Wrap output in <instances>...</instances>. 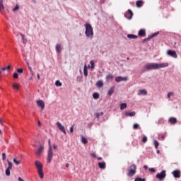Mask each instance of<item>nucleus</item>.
Instances as JSON below:
<instances>
[{
    "instance_id": "nucleus-1",
    "label": "nucleus",
    "mask_w": 181,
    "mask_h": 181,
    "mask_svg": "<svg viewBox=\"0 0 181 181\" xmlns=\"http://www.w3.org/2000/svg\"><path fill=\"white\" fill-rule=\"evenodd\" d=\"M85 26V35L86 37L88 39H93L94 37V31L93 30V26H91V24L86 23L84 24Z\"/></svg>"
},
{
    "instance_id": "nucleus-2",
    "label": "nucleus",
    "mask_w": 181,
    "mask_h": 181,
    "mask_svg": "<svg viewBox=\"0 0 181 181\" xmlns=\"http://www.w3.org/2000/svg\"><path fill=\"white\" fill-rule=\"evenodd\" d=\"M35 166L38 170V175L41 179H43L45 175L43 174V165L40 161H35Z\"/></svg>"
},
{
    "instance_id": "nucleus-3",
    "label": "nucleus",
    "mask_w": 181,
    "mask_h": 181,
    "mask_svg": "<svg viewBox=\"0 0 181 181\" xmlns=\"http://www.w3.org/2000/svg\"><path fill=\"white\" fill-rule=\"evenodd\" d=\"M150 70H157L156 63H149L144 66V71H149Z\"/></svg>"
},
{
    "instance_id": "nucleus-4",
    "label": "nucleus",
    "mask_w": 181,
    "mask_h": 181,
    "mask_svg": "<svg viewBox=\"0 0 181 181\" xmlns=\"http://www.w3.org/2000/svg\"><path fill=\"white\" fill-rule=\"evenodd\" d=\"M52 159H53V151L52 150V146H49L47 151V163H50Z\"/></svg>"
},
{
    "instance_id": "nucleus-5",
    "label": "nucleus",
    "mask_w": 181,
    "mask_h": 181,
    "mask_svg": "<svg viewBox=\"0 0 181 181\" xmlns=\"http://www.w3.org/2000/svg\"><path fill=\"white\" fill-rule=\"evenodd\" d=\"M135 173H136V165L134 164L129 168L128 176L132 177Z\"/></svg>"
},
{
    "instance_id": "nucleus-6",
    "label": "nucleus",
    "mask_w": 181,
    "mask_h": 181,
    "mask_svg": "<svg viewBox=\"0 0 181 181\" xmlns=\"http://www.w3.org/2000/svg\"><path fill=\"white\" fill-rule=\"evenodd\" d=\"M156 177L157 179H159V180H163L165 177H166V170H163L162 172L158 173Z\"/></svg>"
},
{
    "instance_id": "nucleus-7",
    "label": "nucleus",
    "mask_w": 181,
    "mask_h": 181,
    "mask_svg": "<svg viewBox=\"0 0 181 181\" xmlns=\"http://www.w3.org/2000/svg\"><path fill=\"white\" fill-rule=\"evenodd\" d=\"M57 126L58 127L59 131H61V132H63V134H64V135H66V134H67V132H66V129L64 128V126H63V124H62V123H60V122H57Z\"/></svg>"
},
{
    "instance_id": "nucleus-8",
    "label": "nucleus",
    "mask_w": 181,
    "mask_h": 181,
    "mask_svg": "<svg viewBox=\"0 0 181 181\" xmlns=\"http://www.w3.org/2000/svg\"><path fill=\"white\" fill-rule=\"evenodd\" d=\"M167 54L168 56H170L171 57H173L174 59H177V54H176V51H172L171 49H169L167 52Z\"/></svg>"
},
{
    "instance_id": "nucleus-9",
    "label": "nucleus",
    "mask_w": 181,
    "mask_h": 181,
    "mask_svg": "<svg viewBox=\"0 0 181 181\" xmlns=\"http://www.w3.org/2000/svg\"><path fill=\"white\" fill-rule=\"evenodd\" d=\"M169 66V64L165 63H161V64H156V69L157 70H159V69H165V67H168Z\"/></svg>"
},
{
    "instance_id": "nucleus-10",
    "label": "nucleus",
    "mask_w": 181,
    "mask_h": 181,
    "mask_svg": "<svg viewBox=\"0 0 181 181\" xmlns=\"http://www.w3.org/2000/svg\"><path fill=\"white\" fill-rule=\"evenodd\" d=\"M37 107H40V108H41V111H43V110H45V102L43 100H37Z\"/></svg>"
},
{
    "instance_id": "nucleus-11",
    "label": "nucleus",
    "mask_w": 181,
    "mask_h": 181,
    "mask_svg": "<svg viewBox=\"0 0 181 181\" xmlns=\"http://www.w3.org/2000/svg\"><path fill=\"white\" fill-rule=\"evenodd\" d=\"M127 77H122V76H117L115 77L116 83H121V81H127Z\"/></svg>"
},
{
    "instance_id": "nucleus-12",
    "label": "nucleus",
    "mask_w": 181,
    "mask_h": 181,
    "mask_svg": "<svg viewBox=\"0 0 181 181\" xmlns=\"http://www.w3.org/2000/svg\"><path fill=\"white\" fill-rule=\"evenodd\" d=\"M43 151H45V147L43 146H40L37 151L35 152V155H37V156H40V155H42V152H43Z\"/></svg>"
},
{
    "instance_id": "nucleus-13",
    "label": "nucleus",
    "mask_w": 181,
    "mask_h": 181,
    "mask_svg": "<svg viewBox=\"0 0 181 181\" xmlns=\"http://www.w3.org/2000/svg\"><path fill=\"white\" fill-rule=\"evenodd\" d=\"M172 175H173L174 177L179 178L180 177V170H175L172 173Z\"/></svg>"
},
{
    "instance_id": "nucleus-14",
    "label": "nucleus",
    "mask_w": 181,
    "mask_h": 181,
    "mask_svg": "<svg viewBox=\"0 0 181 181\" xmlns=\"http://www.w3.org/2000/svg\"><path fill=\"white\" fill-rule=\"evenodd\" d=\"M148 94V91L145 89L139 90L138 92V95H146Z\"/></svg>"
},
{
    "instance_id": "nucleus-15",
    "label": "nucleus",
    "mask_w": 181,
    "mask_h": 181,
    "mask_svg": "<svg viewBox=\"0 0 181 181\" xmlns=\"http://www.w3.org/2000/svg\"><path fill=\"white\" fill-rule=\"evenodd\" d=\"M96 87H98V88L104 87V82L102 80L98 81L96 83Z\"/></svg>"
},
{
    "instance_id": "nucleus-16",
    "label": "nucleus",
    "mask_w": 181,
    "mask_h": 181,
    "mask_svg": "<svg viewBox=\"0 0 181 181\" xmlns=\"http://www.w3.org/2000/svg\"><path fill=\"white\" fill-rule=\"evenodd\" d=\"M55 49H56L57 53H62V50L63 49V48H62V45L60 44H57L56 45Z\"/></svg>"
},
{
    "instance_id": "nucleus-17",
    "label": "nucleus",
    "mask_w": 181,
    "mask_h": 181,
    "mask_svg": "<svg viewBox=\"0 0 181 181\" xmlns=\"http://www.w3.org/2000/svg\"><path fill=\"white\" fill-rule=\"evenodd\" d=\"M146 35V33L145 32V30L141 29L139 31V36H141L142 37H145Z\"/></svg>"
},
{
    "instance_id": "nucleus-18",
    "label": "nucleus",
    "mask_w": 181,
    "mask_h": 181,
    "mask_svg": "<svg viewBox=\"0 0 181 181\" xmlns=\"http://www.w3.org/2000/svg\"><path fill=\"white\" fill-rule=\"evenodd\" d=\"M142 5H144V1L142 0H138L136 2V6L137 8H142Z\"/></svg>"
},
{
    "instance_id": "nucleus-19",
    "label": "nucleus",
    "mask_w": 181,
    "mask_h": 181,
    "mask_svg": "<svg viewBox=\"0 0 181 181\" xmlns=\"http://www.w3.org/2000/svg\"><path fill=\"white\" fill-rule=\"evenodd\" d=\"M136 113L135 112H126L125 115L127 117H135Z\"/></svg>"
},
{
    "instance_id": "nucleus-20",
    "label": "nucleus",
    "mask_w": 181,
    "mask_h": 181,
    "mask_svg": "<svg viewBox=\"0 0 181 181\" xmlns=\"http://www.w3.org/2000/svg\"><path fill=\"white\" fill-rule=\"evenodd\" d=\"M115 90V86L110 87V88L109 89V90L107 92L108 95H111L112 94H114Z\"/></svg>"
},
{
    "instance_id": "nucleus-21",
    "label": "nucleus",
    "mask_w": 181,
    "mask_h": 181,
    "mask_svg": "<svg viewBox=\"0 0 181 181\" xmlns=\"http://www.w3.org/2000/svg\"><path fill=\"white\" fill-rule=\"evenodd\" d=\"M169 122L170 124H176L177 122V119H176V117H170L169 119Z\"/></svg>"
},
{
    "instance_id": "nucleus-22",
    "label": "nucleus",
    "mask_w": 181,
    "mask_h": 181,
    "mask_svg": "<svg viewBox=\"0 0 181 181\" xmlns=\"http://www.w3.org/2000/svg\"><path fill=\"white\" fill-rule=\"evenodd\" d=\"M83 74L85 76V77H87V76H88V71L87 70V65H84V68H83Z\"/></svg>"
},
{
    "instance_id": "nucleus-23",
    "label": "nucleus",
    "mask_w": 181,
    "mask_h": 181,
    "mask_svg": "<svg viewBox=\"0 0 181 181\" xmlns=\"http://www.w3.org/2000/svg\"><path fill=\"white\" fill-rule=\"evenodd\" d=\"M98 166L100 169H105V163H98Z\"/></svg>"
},
{
    "instance_id": "nucleus-24",
    "label": "nucleus",
    "mask_w": 181,
    "mask_h": 181,
    "mask_svg": "<svg viewBox=\"0 0 181 181\" xmlns=\"http://www.w3.org/2000/svg\"><path fill=\"white\" fill-rule=\"evenodd\" d=\"M128 39H136L138 36L133 35V34H129L127 35Z\"/></svg>"
},
{
    "instance_id": "nucleus-25",
    "label": "nucleus",
    "mask_w": 181,
    "mask_h": 181,
    "mask_svg": "<svg viewBox=\"0 0 181 181\" xmlns=\"http://www.w3.org/2000/svg\"><path fill=\"white\" fill-rule=\"evenodd\" d=\"M93 97L94 100H98L100 98V94H98V93H94Z\"/></svg>"
},
{
    "instance_id": "nucleus-26",
    "label": "nucleus",
    "mask_w": 181,
    "mask_h": 181,
    "mask_svg": "<svg viewBox=\"0 0 181 181\" xmlns=\"http://www.w3.org/2000/svg\"><path fill=\"white\" fill-rule=\"evenodd\" d=\"M81 142H82V144H87L88 141H87V138H86V136H81Z\"/></svg>"
},
{
    "instance_id": "nucleus-27",
    "label": "nucleus",
    "mask_w": 181,
    "mask_h": 181,
    "mask_svg": "<svg viewBox=\"0 0 181 181\" xmlns=\"http://www.w3.org/2000/svg\"><path fill=\"white\" fill-rule=\"evenodd\" d=\"M90 69H95V63L93 60L90 61Z\"/></svg>"
},
{
    "instance_id": "nucleus-28",
    "label": "nucleus",
    "mask_w": 181,
    "mask_h": 181,
    "mask_svg": "<svg viewBox=\"0 0 181 181\" xmlns=\"http://www.w3.org/2000/svg\"><path fill=\"white\" fill-rule=\"evenodd\" d=\"M112 78H114V76L111 74H108L106 76V80H112Z\"/></svg>"
},
{
    "instance_id": "nucleus-29",
    "label": "nucleus",
    "mask_w": 181,
    "mask_h": 181,
    "mask_svg": "<svg viewBox=\"0 0 181 181\" xmlns=\"http://www.w3.org/2000/svg\"><path fill=\"white\" fill-rule=\"evenodd\" d=\"M7 162H8V165L7 169H9L11 170V169H12L13 164L11 161H9V160H7Z\"/></svg>"
},
{
    "instance_id": "nucleus-30",
    "label": "nucleus",
    "mask_w": 181,
    "mask_h": 181,
    "mask_svg": "<svg viewBox=\"0 0 181 181\" xmlns=\"http://www.w3.org/2000/svg\"><path fill=\"white\" fill-rule=\"evenodd\" d=\"M154 146H155L156 149H158V148L159 146V141H158V140H154Z\"/></svg>"
},
{
    "instance_id": "nucleus-31",
    "label": "nucleus",
    "mask_w": 181,
    "mask_h": 181,
    "mask_svg": "<svg viewBox=\"0 0 181 181\" xmlns=\"http://www.w3.org/2000/svg\"><path fill=\"white\" fill-rule=\"evenodd\" d=\"M127 108V103H122L120 105V110H125Z\"/></svg>"
},
{
    "instance_id": "nucleus-32",
    "label": "nucleus",
    "mask_w": 181,
    "mask_h": 181,
    "mask_svg": "<svg viewBox=\"0 0 181 181\" xmlns=\"http://www.w3.org/2000/svg\"><path fill=\"white\" fill-rule=\"evenodd\" d=\"M173 95H175V93H173V92H169V93H168V95H167V98L170 99V97H172V96H173Z\"/></svg>"
},
{
    "instance_id": "nucleus-33",
    "label": "nucleus",
    "mask_w": 181,
    "mask_h": 181,
    "mask_svg": "<svg viewBox=\"0 0 181 181\" xmlns=\"http://www.w3.org/2000/svg\"><path fill=\"white\" fill-rule=\"evenodd\" d=\"M13 88H15L16 90H19V84L18 83L13 84Z\"/></svg>"
},
{
    "instance_id": "nucleus-34",
    "label": "nucleus",
    "mask_w": 181,
    "mask_h": 181,
    "mask_svg": "<svg viewBox=\"0 0 181 181\" xmlns=\"http://www.w3.org/2000/svg\"><path fill=\"white\" fill-rule=\"evenodd\" d=\"M13 163H15V165H18L21 164V161L16 160V158H13Z\"/></svg>"
},
{
    "instance_id": "nucleus-35",
    "label": "nucleus",
    "mask_w": 181,
    "mask_h": 181,
    "mask_svg": "<svg viewBox=\"0 0 181 181\" xmlns=\"http://www.w3.org/2000/svg\"><path fill=\"white\" fill-rule=\"evenodd\" d=\"M55 86H56L57 87H62V82H60V81H57L55 82Z\"/></svg>"
},
{
    "instance_id": "nucleus-36",
    "label": "nucleus",
    "mask_w": 181,
    "mask_h": 181,
    "mask_svg": "<svg viewBox=\"0 0 181 181\" xmlns=\"http://www.w3.org/2000/svg\"><path fill=\"white\" fill-rule=\"evenodd\" d=\"M158 35H159V32L155 33L153 34H152L150 37L149 39H152V37H155L156 36H158Z\"/></svg>"
},
{
    "instance_id": "nucleus-37",
    "label": "nucleus",
    "mask_w": 181,
    "mask_h": 181,
    "mask_svg": "<svg viewBox=\"0 0 181 181\" xmlns=\"http://www.w3.org/2000/svg\"><path fill=\"white\" fill-rule=\"evenodd\" d=\"M6 176H11V170H9V168H6Z\"/></svg>"
},
{
    "instance_id": "nucleus-38",
    "label": "nucleus",
    "mask_w": 181,
    "mask_h": 181,
    "mask_svg": "<svg viewBox=\"0 0 181 181\" xmlns=\"http://www.w3.org/2000/svg\"><path fill=\"white\" fill-rule=\"evenodd\" d=\"M148 141V137H146V136H144L142 137V142H144L145 144V142Z\"/></svg>"
},
{
    "instance_id": "nucleus-39",
    "label": "nucleus",
    "mask_w": 181,
    "mask_h": 181,
    "mask_svg": "<svg viewBox=\"0 0 181 181\" xmlns=\"http://www.w3.org/2000/svg\"><path fill=\"white\" fill-rule=\"evenodd\" d=\"M4 0H0V9H4Z\"/></svg>"
},
{
    "instance_id": "nucleus-40",
    "label": "nucleus",
    "mask_w": 181,
    "mask_h": 181,
    "mask_svg": "<svg viewBox=\"0 0 181 181\" xmlns=\"http://www.w3.org/2000/svg\"><path fill=\"white\" fill-rule=\"evenodd\" d=\"M128 12H129V13H130V17L128 19H129V21H131V19H132V16H133L134 13H132V11H131V10H128Z\"/></svg>"
},
{
    "instance_id": "nucleus-41",
    "label": "nucleus",
    "mask_w": 181,
    "mask_h": 181,
    "mask_svg": "<svg viewBox=\"0 0 181 181\" xmlns=\"http://www.w3.org/2000/svg\"><path fill=\"white\" fill-rule=\"evenodd\" d=\"M133 128H134V129H138V128H139V124L138 123H135L133 125Z\"/></svg>"
},
{
    "instance_id": "nucleus-42",
    "label": "nucleus",
    "mask_w": 181,
    "mask_h": 181,
    "mask_svg": "<svg viewBox=\"0 0 181 181\" xmlns=\"http://www.w3.org/2000/svg\"><path fill=\"white\" fill-rule=\"evenodd\" d=\"M19 9V6L16 5L14 8H13V12H16V11H18Z\"/></svg>"
},
{
    "instance_id": "nucleus-43",
    "label": "nucleus",
    "mask_w": 181,
    "mask_h": 181,
    "mask_svg": "<svg viewBox=\"0 0 181 181\" xmlns=\"http://www.w3.org/2000/svg\"><path fill=\"white\" fill-rule=\"evenodd\" d=\"M70 132H71V134H73V132H74V125H72L70 127Z\"/></svg>"
},
{
    "instance_id": "nucleus-44",
    "label": "nucleus",
    "mask_w": 181,
    "mask_h": 181,
    "mask_svg": "<svg viewBox=\"0 0 181 181\" xmlns=\"http://www.w3.org/2000/svg\"><path fill=\"white\" fill-rule=\"evenodd\" d=\"M134 181H145V178H141V177L136 178Z\"/></svg>"
},
{
    "instance_id": "nucleus-45",
    "label": "nucleus",
    "mask_w": 181,
    "mask_h": 181,
    "mask_svg": "<svg viewBox=\"0 0 181 181\" xmlns=\"http://www.w3.org/2000/svg\"><path fill=\"white\" fill-rule=\"evenodd\" d=\"M2 159H3V160H6V154L5 153H2Z\"/></svg>"
},
{
    "instance_id": "nucleus-46",
    "label": "nucleus",
    "mask_w": 181,
    "mask_h": 181,
    "mask_svg": "<svg viewBox=\"0 0 181 181\" xmlns=\"http://www.w3.org/2000/svg\"><path fill=\"white\" fill-rule=\"evenodd\" d=\"M90 156H92V158H97V154H95V152H94L90 154Z\"/></svg>"
},
{
    "instance_id": "nucleus-47",
    "label": "nucleus",
    "mask_w": 181,
    "mask_h": 181,
    "mask_svg": "<svg viewBox=\"0 0 181 181\" xmlns=\"http://www.w3.org/2000/svg\"><path fill=\"white\" fill-rule=\"evenodd\" d=\"M22 40H23V43L24 45H26V43H28V40H27L26 38H24V39H23Z\"/></svg>"
},
{
    "instance_id": "nucleus-48",
    "label": "nucleus",
    "mask_w": 181,
    "mask_h": 181,
    "mask_svg": "<svg viewBox=\"0 0 181 181\" xmlns=\"http://www.w3.org/2000/svg\"><path fill=\"white\" fill-rule=\"evenodd\" d=\"M17 71H18V73L22 74V73H23V69H18L17 70Z\"/></svg>"
},
{
    "instance_id": "nucleus-49",
    "label": "nucleus",
    "mask_w": 181,
    "mask_h": 181,
    "mask_svg": "<svg viewBox=\"0 0 181 181\" xmlns=\"http://www.w3.org/2000/svg\"><path fill=\"white\" fill-rule=\"evenodd\" d=\"M18 73H14V74H13V78H18Z\"/></svg>"
},
{
    "instance_id": "nucleus-50",
    "label": "nucleus",
    "mask_w": 181,
    "mask_h": 181,
    "mask_svg": "<svg viewBox=\"0 0 181 181\" xmlns=\"http://www.w3.org/2000/svg\"><path fill=\"white\" fill-rule=\"evenodd\" d=\"M27 63V66H28V69H29V70L31 71V73H32V67H30V66H29V62H26Z\"/></svg>"
},
{
    "instance_id": "nucleus-51",
    "label": "nucleus",
    "mask_w": 181,
    "mask_h": 181,
    "mask_svg": "<svg viewBox=\"0 0 181 181\" xmlns=\"http://www.w3.org/2000/svg\"><path fill=\"white\" fill-rule=\"evenodd\" d=\"M148 170H149V172L154 173L155 168H149Z\"/></svg>"
},
{
    "instance_id": "nucleus-52",
    "label": "nucleus",
    "mask_w": 181,
    "mask_h": 181,
    "mask_svg": "<svg viewBox=\"0 0 181 181\" xmlns=\"http://www.w3.org/2000/svg\"><path fill=\"white\" fill-rule=\"evenodd\" d=\"M20 35L21 36L22 40H23V39H25V35H23V34H22V33H20Z\"/></svg>"
},
{
    "instance_id": "nucleus-53",
    "label": "nucleus",
    "mask_w": 181,
    "mask_h": 181,
    "mask_svg": "<svg viewBox=\"0 0 181 181\" xmlns=\"http://www.w3.org/2000/svg\"><path fill=\"white\" fill-rule=\"evenodd\" d=\"M151 38H149V37L148 38H145L144 39V42H148V40H151Z\"/></svg>"
},
{
    "instance_id": "nucleus-54",
    "label": "nucleus",
    "mask_w": 181,
    "mask_h": 181,
    "mask_svg": "<svg viewBox=\"0 0 181 181\" xmlns=\"http://www.w3.org/2000/svg\"><path fill=\"white\" fill-rule=\"evenodd\" d=\"M5 70H7L6 67H4V68L1 69V71H5Z\"/></svg>"
},
{
    "instance_id": "nucleus-55",
    "label": "nucleus",
    "mask_w": 181,
    "mask_h": 181,
    "mask_svg": "<svg viewBox=\"0 0 181 181\" xmlns=\"http://www.w3.org/2000/svg\"><path fill=\"white\" fill-rule=\"evenodd\" d=\"M37 125H38V127H40L42 125V123L40 122V121L37 122Z\"/></svg>"
},
{
    "instance_id": "nucleus-56",
    "label": "nucleus",
    "mask_w": 181,
    "mask_h": 181,
    "mask_svg": "<svg viewBox=\"0 0 181 181\" xmlns=\"http://www.w3.org/2000/svg\"><path fill=\"white\" fill-rule=\"evenodd\" d=\"M37 77L38 80H40V75L39 74H37Z\"/></svg>"
},
{
    "instance_id": "nucleus-57",
    "label": "nucleus",
    "mask_w": 181,
    "mask_h": 181,
    "mask_svg": "<svg viewBox=\"0 0 181 181\" xmlns=\"http://www.w3.org/2000/svg\"><path fill=\"white\" fill-rule=\"evenodd\" d=\"M18 181H24L23 179H22V177H18Z\"/></svg>"
},
{
    "instance_id": "nucleus-58",
    "label": "nucleus",
    "mask_w": 181,
    "mask_h": 181,
    "mask_svg": "<svg viewBox=\"0 0 181 181\" xmlns=\"http://www.w3.org/2000/svg\"><path fill=\"white\" fill-rule=\"evenodd\" d=\"M53 148H54V149H57V146H56V144L53 145Z\"/></svg>"
},
{
    "instance_id": "nucleus-59",
    "label": "nucleus",
    "mask_w": 181,
    "mask_h": 181,
    "mask_svg": "<svg viewBox=\"0 0 181 181\" xmlns=\"http://www.w3.org/2000/svg\"><path fill=\"white\" fill-rule=\"evenodd\" d=\"M144 168L146 170V169H148V166L147 165H144Z\"/></svg>"
},
{
    "instance_id": "nucleus-60",
    "label": "nucleus",
    "mask_w": 181,
    "mask_h": 181,
    "mask_svg": "<svg viewBox=\"0 0 181 181\" xmlns=\"http://www.w3.org/2000/svg\"><path fill=\"white\" fill-rule=\"evenodd\" d=\"M7 70H10L11 69V66H8V67H6Z\"/></svg>"
},
{
    "instance_id": "nucleus-61",
    "label": "nucleus",
    "mask_w": 181,
    "mask_h": 181,
    "mask_svg": "<svg viewBox=\"0 0 181 181\" xmlns=\"http://www.w3.org/2000/svg\"><path fill=\"white\" fill-rule=\"evenodd\" d=\"M69 166H70V164L66 163V168H69Z\"/></svg>"
},
{
    "instance_id": "nucleus-62",
    "label": "nucleus",
    "mask_w": 181,
    "mask_h": 181,
    "mask_svg": "<svg viewBox=\"0 0 181 181\" xmlns=\"http://www.w3.org/2000/svg\"><path fill=\"white\" fill-rule=\"evenodd\" d=\"M96 117H97V118H98L100 117V113H97Z\"/></svg>"
},
{
    "instance_id": "nucleus-63",
    "label": "nucleus",
    "mask_w": 181,
    "mask_h": 181,
    "mask_svg": "<svg viewBox=\"0 0 181 181\" xmlns=\"http://www.w3.org/2000/svg\"><path fill=\"white\" fill-rule=\"evenodd\" d=\"M98 160H101V159H103V158L98 157Z\"/></svg>"
},
{
    "instance_id": "nucleus-64",
    "label": "nucleus",
    "mask_w": 181,
    "mask_h": 181,
    "mask_svg": "<svg viewBox=\"0 0 181 181\" xmlns=\"http://www.w3.org/2000/svg\"><path fill=\"white\" fill-rule=\"evenodd\" d=\"M156 153H160V151L159 150H157Z\"/></svg>"
}]
</instances>
